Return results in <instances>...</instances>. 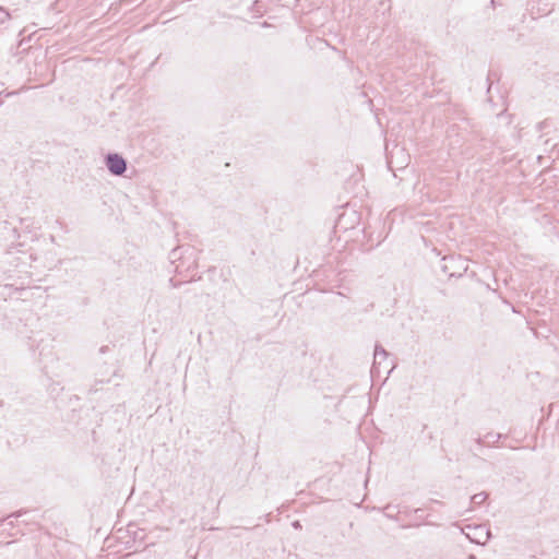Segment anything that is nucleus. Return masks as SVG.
I'll return each mask as SVG.
<instances>
[{
	"label": "nucleus",
	"mask_w": 559,
	"mask_h": 559,
	"mask_svg": "<svg viewBox=\"0 0 559 559\" xmlns=\"http://www.w3.org/2000/svg\"><path fill=\"white\" fill-rule=\"evenodd\" d=\"M468 559H475V556H474V555H471Z\"/></svg>",
	"instance_id": "nucleus-17"
},
{
	"label": "nucleus",
	"mask_w": 559,
	"mask_h": 559,
	"mask_svg": "<svg viewBox=\"0 0 559 559\" xmlns=\"http://www.w3.org/2000/svg\"><path fill=\"white\" fill-rule=\"evenodd\" d=\"M182 248H176V249H173L171 252H170V259L171 261L174 262L175 260H180L181 259V255H180V250Z\"/></svg>",
	"instance_id": "nucleus-12"
},
{
	"label": "nucleus",
	"mask_w": 559,
	"mask_h": 559,
	"mask_svg": "<svg viewBox=\"0 0 559 559\" xmlns=\"http://www.w3.org/2000/svg\"><path fill=\"white\" fill-rule=\"evenodd\" d=\"M461 23V17L454 16L453 19L448 21V33H450V28H457L459 24Z\"/></svg>",
	"instance_id": "nucleus-8"
},
{
	"label": "nucleus",
	"mask_w": 559,
	"mask_h": 559,
	"mask_svg": "<svg viewBox=\"0 0 559 559\" xmlns=\"http://www.w3.org/2000/svg\"><path fill=\"white\" fill-rule=\"evenodd\" d=\"M550 126V120L549 119H545L540 122L537 123L536 126V129L538 131H544L545 129H547L548 127Z\"/></svg>",
	"instance_id": "nucleus-11"
},
{
	"label": "nucleus",
	"mask_w": 559,
	"mask_h": 559,
	"mask_svg": "<svg viewBox=\"0 0 559 559\" xmlns=\"http://www.w3.org/2000/svg\"><path fill=\"white\" fill-rule=\"evenodd\" d=\"M110 350V347L108 345H104L99 348V354H105Z\"/></svg>",
	"instance_id": "nucleus-13"
},
{
	"label": "nucleus",
	"mask_w": 559,
	"mask_h": 559,
	"mask_svg": "<svg viewBox=\"0 0 559 559\" xmlns=\"http://www.w3.org/2000/svg\"><path fill=\"white\" fill-rule=\"evenodd\" d=\"M104 163L108 171L114 176H123L128 169L127 159L119 153L106 154Z\"/></svg>",
	"instance_id": "nucleus-1"
},
{
	"label": "nucleus",
	"mask_w": 559,
	"mask_h": 559,
	"mask_svg": "<svg viewBox=\"0 0 559 559\" xmlns=\"http://www.w3.org/2000/svg\"><path fill=\"white\" fill-rule=\"evenodd\" d=\"M10 19H11L10 13L4 8L0 7V25Z\"/></svg>",
	"instance_id": "nucleus-9"
},
{
	"label": "nucleus",
	"mask_w": 559,
	"mask_h": 559,
	"mask_svg": "<svg viewBox=\"0 0 559 559\" xmlns=\"http://www.w3.org/2000/svg\"><path fill=\"white\" fill-rule=\"evenodd\" d=\"M475 531L478 533V537H479V538L474 540L477 544H485L490 538V536H491L490 531L486 530L483 526L476 527Z\"/></svg>",
	"instance_id": "nucleus-4"
},
{
	"label": "nucleus",
	"mask_w": 559,
	"mask_h": 559,
	"mask_svg": "<svg viewBox=\"0 0 559 559\" xmlns=\"http://www.w3.org/2000/svg\"><path fill=\"white\" fill-rule=\"evenodd\" d=\"M27 32H28V26H25L24 28H22L19 32V36L21 37V39L16 44V51L14 52L15 55H20V53H24V52L28 51L29 46H25V45H26L27 41L32 40L33 35L36 32H33V33H29V34H27Z\"/></svg>",
	"instance_id": "nucleus-2"
},
{
	"label": "nucleus",
	"mask_w": 559,
	"mask_h": 559,
	"mask_svg": "<svg viewBox=\"0 0 559 559\" xmlns=\"http://www.w3.org/2000/svg\"><path fill=\"white\" fill-rule=\"evenodd\" d=\"M2 105V100L0 99V106Z\"/></svg>",
	"instance_id": "nucleus-18"
},
{
	"label": "nucleus",
	"mask_w": 559,
	"mask_h": 559,
	"mask_svg": "<svg viewBox=\"0 0 559 559\" xmlns=\"http://www.w3.org/2000/svg\"><path fill=\"white\" fill-rule=\"evenodd\" d=\"M96 376H100V378H96L95 379V384L90 389V391H94L96 392L98 389H97V384H103V383H107L110 381L109 378H105L104 377V373L103 372H97Z\"/></svg>",
	"instance_id": "nucleus-7"
},
{
	"label": "nucleus",
	"mask_w": 559,
	"mask_h": 559,
	"mask_svg": "<svg viewBox=\"0 0 559 559\" xmlns=\"http://www.w3.org/2000/svg\"><path fill=\"white\" fill-rule=\"evenodd\" d=\"M21 515H22V512L10 514L7 519L0 520V525H2L5 521H8V524L12 526L13 525V521L11 519L12 518H19Z\"/></svg>",
	"instance_id": "nucleus-10"
},
{
	"label": "nucleus",
	"mask_w": 559,
	"mask_h": 559,
	"mask_svg": "<svg viewBox=\"0 0 559 559\" xmlns=\"http://www.w3.org/2000/svg\"><path fill=\"white\" fill-rule=\"evenodd\" d=\"M293 526H294V527H296V528H298V527H300V523H299L298 521H295V522L293 523Z\"/></svg>",
	"instance_id": "nucleus-14"
},
{
	"label": "nucleus",
	"mask_w": 559,
	"mask_h": 559,
	"mask_svg": "<svg viewBox=\"0 0 559 559\" xmlns=\"http://www.w3.org/2000/svg\"><path fill=\"white\" fill-rule=\"evenodd\" d=\"M453 262H455V260L453 258H443L442 259L441 271L444 274H448L449 278L455 277V276H462V273L450 272L449 263H453Z\"/></svg>",
	"instance_id": "nucleus-3"
},
{
	"label": "nucleus",
	"mask_w": 559,
	"mask_h": 559,
	"mask_svg": "<svg viewBox=\"0 0 559 559\" xmlns=\"http://www.w3.org/2000/svg\"><path fill=\"white\" fill-rule=\"evenodd\" d=\"M388 355L389 353L383 348V346L377 343L373 353L374 364L379 362L378 359H385Z\"/></svg>",
	"instance_id": "nucleus-5"
},
{
	"label": "nucleus",
	"mask_w": 559,
	"mask_h": 559,
	"mask_svg": "<svg viewBox=\"0 0 559 559\" xmlns=\"http://www.w3.org/2000/svg\"><path fill=\"white\" fill-rule=\"evenodd\" d=\"M543 12H544L543 14H549V13H551V10L543 11Z\"/></svg>",
	"instance_id": "nucleus-16"
},
{
	"label": "nucleus",
	"mask_w": 559,
	"mask_h": 559,
	"mask_svg": "<svg viewBox=\"0 0 559 559\" xmlns=\"http://www.w3.org/2000/svg\"><path fill=\"white\" fill-rule=\"evenodd\" d=\"M488 495L485 491H481L472 496L471 502L475 506H480L486 501Z\"/></svg>",
	"instance_id": "nucleus-6"
},
{
	"label": "nucleus",
	"mask_w": 559,
	"mask_h": 559,
	"mask_svg": "<svg viewBox=\"0 0 559 559\" xmlns=\"http://www.w3.org/2000/svg\"><path fill=\"white\" fill-rule=\"evenodd\" d=\"M487 438L489 439L488 442H490V441H492L491 439H493V436L487 435Z\"/></svg>",
	"instance_id": "nucleus-15"
}]
</instances>
